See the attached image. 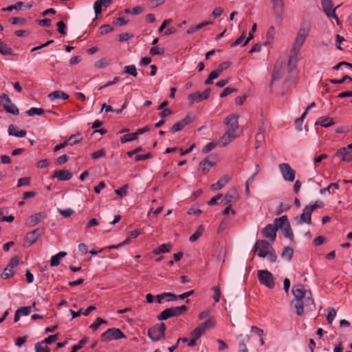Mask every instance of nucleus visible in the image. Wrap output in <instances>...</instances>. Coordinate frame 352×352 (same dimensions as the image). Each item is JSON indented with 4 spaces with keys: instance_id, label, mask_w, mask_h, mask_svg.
Listing matches in <instances>:
<instances>
[{
    "instance_id": "obj_29",
    "label": "nucleus",
    "mask_w": 352,
    "mask_h": 352,
    "mask_svg": "<svg viewBox=\"0 0 352 352\" xmlns=\"http://www.w3.org/2000/svg\"><path fill=\"white\" fill-rule=\"evenodd\" d=\"M67 255L65 252H60L56 255L52 256L50 260V265L52 267L58 266L60 264L61 258H64Z\"/></svg>"
},
{
    "instance_id": "obj_43",
    "label": "nucleus",
    "mask_w": 352,
    "mask_h": 352,
    "mask_svg": "<svg viewBox=\"0 0 352 352\" xmlns=\"http://www.w3.org/2000/svg\"><path fill=\"white\" fill-rule=\"evenodd\" d=\"M58 212L64 217L68 218L74 213V210L70 208L66 209L57 208Z\"/></svg>"
},
{
    "instance_id": "obj_58",
    "label": "nucleus",
    "mask_w": 352,
    "mask_h": 352,
    "mask_svg": "<svg viewBox=\"0 0 352 352\" xmlns=\"http://www.w3.org/2000/svg\"><path fill=\"white\" fill-rule=\"evenodd\" d=\"M151 157V154L148 153L144 155L137 154L135 156V160L136 162L144 161Z\"/></svg>"
},
{
    "instance_id": "obj_54",
    "label": "nucleus",
    "mask_w": 352,
    "mask_h": 352,
    "mask_svg": "<svg viewBox=\"0 0 352 352\" xmlns=\"http://www.w3.org/2000/svg\"><path fill=\"white\" fill-rule=\"evenodd\" d=\"M237 91L235 88H231V87H226L225 88L223 91L220 94L221 98H224L232 93L236 92Z\"/></svg>"
},
{
    "instance_id": "obj_1",
    "label": "nucleus",
    "mask_w": 352,
    "mask_h": 352,
    "mask_svg": "<svg viewBox=\"0 0 352 352\" xmlns=\"http://www.w3.org/2000/svg\"><path fill=\"white\" fill-rule=\"evenodd\" d=\"M292 292L295 298L294 306L298 316L303 314L305 307L311 311L315 307L311 291L305 289L303 285H294Z\"/></svg>"
},
{
    "instance_id": "obj_11",
    "label": "nucleus",
    "mask_w": 352,
    "mask_h": 352,
    "mask_svg": "<svg viewBox=\"0 0 352 352\" xmlns=\"http://www.w3.org/2000/svg\"><path fill=\"white\" fill-rule=\"evenodd\" d=\"M280 172L284 180L293 182L295 179V170L287 163H282L278 165Z\"/></svg>"
},
{
    "instance_id": "obj_42",
    "label": "nucleus",
    "mask_w": 352,
    "mask_h": 352,
    "mask_svg": "<svg viewBox=\"0 0 352 352\" xmlns=\"http://www.w3.org/2000/svg\"><path fill=\"white\" fill-rule=\"evenodd\" d=\"M89 340L87 337L83 338L81 340L79 341L78 344L72 347V350L71 352H77V351L80 350Z\"/></svg>"
},
{
    "instance_id": "obj_13",
    "label": "nucleus",
    "mask_w": 352,
    "mask_h": 352,
    "mask_svg": "<svg viewBox=\"0 0 352 352\" xmlns=\"http://www.w3.org/2000/svg\"><path fill=\"white\" fill-rule=\"evenodd\" d=\"M277 226L276 223L267 225L262 230L261 233L263 237L267 239L270 241L274 242L276 237Z\"/></svg>"
},
{
    "instance_id": "obj_44",
    "label": "nucleus",
    "mask_w": 352,
    "mask_h": 352,
    "mask_svg": "<svg viewBox=\"0 0 352 352\" xmlns=\"http://www.w3.org/2000/svg\"><path fill=\"white\" fill-rule=\"evenodd\" d=\"M24 3L22 1H18L15 5L10 6L6 8H3V11H12V10H23Z\"/></svg>"
},
{
    "instance_id": "obj_48",
    "label": "nucleus",
    "mask_w": 352,
    "mask_h": 352,
    "mask_svg": "<svg viewBox=\"0 0 352 352\" xmlns=\"http://www.w3.org/2000/svg\"><path fill=\"white\" fill-rule=\"evenodd\" d=\"M129 186L128 185H125L121 188L116 190V195L120 197H123L127 196V189Z\"/></svg>"
},
{
    "instance_id": "obj_32",
    "label": "nucleus",
    "mask_w": 352,
    "mask_h": 352,
    "mask_svg": "<svg viewBox=\"0 0 352 352\" xmlns=\"http://www.w3.org/2000/svg\"><path fill=\"white\" fill-rule=\"evenodd\" d=\"M293 249L289 247H285L281 254V258L287 261H289L293 256Z\"/></svg>"
},
{
    "instance_id": "obj_62",
    "label": "nucleus",
    "mask_w": 352,
    "mask_h": 352,
    "mask_svg": "<svg viewBox=\"0 0 352 352\" xmlns=\"http://www.w3.org/2000/svg\"><path fill=\"white\" fill-rule=\"evenodd\" d=\"M30 179L29 177H22L18 180L17 186L21 187L24 186H28L30 184Z\"/></svg>"
},
{
    "instance_id": "obj_55",
    "label": "nucleus",
    "mask_w": 352,
    "mask_h": 352,
    "mask_svg": "<svg viewBox=\"0 0 352 352\" xmlns=\"http://www.w3.org/2000/svg\"><path fill=\"white\" fill-rule=\"evenodd\" d=\"M81 139L77 138L76 135H71L69 139L66 141L67 145L73 146L78 143Z\"/></svg>"
},
{
    "instance_id": "obj_18",
    "label": "nucleus",
    "mask_w": 352,
    "mask_h": 352,
    "mask_svg": "<svg viewBox=\"0 0 352 352\" xmlns=\"http://www.w3.org/2000/svg\"><path fill=\"white\" fill-rule=\"evenodd\" d=\"M274 15L278 18H282L284 12V4L283 0H272Z\"/></svg>"
},
{
    "instance_id": "obj_2",
    "label": "nucleus",
    "mask_w": 352,
    "mask_h": 352,
    "mask_svg": "<svg viewBox=\"0 0 352 352\" xmlns=\"http://www.w3.org/2000/svg\"><path fill=\"white\" fill-rule=\"evenodd\" d=\"M254 254H257L259 257H267L271 263H274L277 260V256L270 242L265 240H257L252 248Z\"/></svg>"
},
{
    "instance_id": "obj_10",
    "label": "nucleus",
    "mask_w": 352,
    "mask_h": 352,
    "mask_svg": "<svg viewBox=\"0 0 352 352\" xmlns=\"http://www.w3.org/2000/svg\"><path fill=\"white\" fill-rule=\"evenodd\" d=\"M321 6L323 12L325 13L327 16L329 18H333L336 21V23L340 25V20L335 14L336 10L338 6L333 8L332 0H321Z\"/></svg>"
},
{
    "instance_id": "obj_28",
    "label": "nucleus",
    "mask_w": 352,
    "mask_h": 352,
    "mask_svg": "<svg viewBox=\"0 0 352 352\" xmlns=\"http://www.w3.org/2000/svg\"><path fill=\"white\" fill-rule=\"evenodd\" d=\"M339 188L338 183H331L327 187L320 189V194L322 196L327 195V192L329 195L333 193L336 190Z\"/></svg>"
},
{
    "instance_id": "obj_49",
    "label": "nucleus",
    "mask_w": 352,
    "mask_h": 352,
    "mask_svg": "<svg viewBox=\"0 0 352 352\" xmlns=\"http://www.w3.org/2000/svg\"><path fill=\"white\" fill-rule=\"evenodd\" d=\"M107 323V321L102 318H98L95 322L90 326L93 330H96L102 324Z\"/></svg>"
},
{
    "instance_id": "obj_5",
    "label": "nucleus",
    "mask_w": 352,
    "mask_h": 352,
    "mask_svg": "<svg viewBox=\"0 0 352 352\" xmlns=\"http://www.w3.org/2000/svg\"><path fill=\"white\" fill-rule=\"evenodd\" d=\"M310 32V28L307 25H302L297 33L293 47L294 52H299L301 47L305 43V41L309 33Z\"/></svg>"
},
{
    "instance_id": "obj_33",
    "label": "nucleus",
    "mask_w": 352,
    "mask_h": 352,
    "mask_svg": "<svg viewBox=\"0 0 352 352\" xmlns=\"http://www.w3.org/2000/svg\"><path fill=\"white\" fill-rule=\"evenodd\" d=\"M0 54L4 56L13 55L14 52L12 48L8 47L6 43L0 42Z\"/></svg>"
},
{
    "instance_id": "obj_47",
    "label": "nucleus",
    "mask_w": 352,
    "mask_h": 352,
    "mask_svg": "<svg viewBox=\"0 0 352 352\" xmlns=\"http://www.w3.org/2000/svg\"><path fill=\"white\" fill-rule=\"evenodd\" d=\"M305 118V113H302L300 118H297L295 120V125L296 130L301 131L302 130V125Z\"/></svg>"
},
{
    "instance_id": "obj_35",
    "label": "nucleus",
    "mask_w": 352,
    "mask_h": 352,
    "mask_svg": "<svg viewBox=\"0 0 352 352\" xmlns=\"http://www.w3.org/2000/svg\"><path fill=\"white\" fill-rule=\"evenodd\" d=\"M250 336L246 335L243 339L240 341L239 344V352H248L245 344L250 341Z\"/></svg>"
},
{
    "instance_id": "obj_57",
    "label": "nucleus",
    "mask_w": 352,
    "mask_h": 352,
    "mask_svg": "<svg viewBox=\"0 0 352 352\" xmlns=\"http://www.w3.org/2000/svg\"><path fill=\"white\" fill-rule=\"evenodd\" d=\"M232 65V62L226 61L219 65L217 70L219 71L220 74L223 72L225 69H228Z\"/></svg>"
},
{
    "instance_id": "obj_51",
    "label": "nucleus",
    "mask_w": 352,
    "mask_h": 352,
    "mask_svg": "<svg viewBox=\"0 0 352 352\" xmlns=\"http://www.w3.org/2000/svg\"><path fill=\"white\" fill-rule=\"evenodd\" d=\"M184 126H186L182 122V121L180 120L179 122L173 124V126L171 128V130L173 133H176V132L182 131L184 128Z\"/></svg>"
},
{
    "instance_id": "obj_61",
    "label": "nucleus",
    "mask_w": 352,
    "mask_h": 352,
    "mask_svg": "<svg viewBox=\"0 0 352 352\" xmlns=\"http://www.w3.org/2000/svg\"><path fill=\"white\" fill-rule=\"evenodd\" d=\"M19 262V261L18 257H13L10 259L6 267H9L10 270H12L14 267L18 265Z\"/></svg>"
},
{
    "instance_id": "obj_63",
    "label": "nucleus",
    "mask_w": 352,
    "mask_h": 352,
    "mask_svg": "<svg viewBox=\"0 0 352 352\" xmlns=\"http://www.w3.org/2000/svg\"><path fill=\"white\" fill-rule=\"evenodd\" d=\"M275 34V29L273 26L269 28L267 32V42L270 43L274 39V36Z\"/></svg>"
},
{
    "instance_id": "obj_38",
    "label": "nucleus",
    "mask_w": 352,
    "mask_h": 352,
    "mask_svg": "<svg viewBox=\"0 0 352 352\" xmlns=\"http://www.w3.org/2000/svg\"><path fill=\"white\" fill-rule=\"evenodd\" d=\"M137 138H138V136L135 134V133H128V134H125L121 137L120 142H121V143L124 144V143H126L128 142H131L132 140H135Z\"/></svg>"
},
{
    "instance_id": "obj_34",
    "label": "nucleus",
    "mask_w": 352,
    "mask_h": 352,
    "mask_svg": "<svg viewBox=\"0 0 352 352\" xmlns=\"http://www.w3.org/2000/svg\"><path fill=\"white\" fill-rule=\"evenodd\" d=\"M204 232V226L202 225L199 226L196 232L190 236L189 241L191 243L196 241L203 234Z\"/></svg>"
},
{
    "instance_id": "obj_23",
    "label": "nucleus",
    "mask_w": 352,
    "mask_h": 352,
    "mask_svg": "<svg viewBox=\"0 0 352 352\" xmlns=\"http://www.w3.org/2000/svg\"><path fill=\"white\" fill-rule=\"evenodd\" d=\"M52 177L59 181H68L72 177V173L67 170H55Z\"/></svg>"
},
{
    "instance_id": "obj_31",
    "label": "nucleus",
    "mask_w": 352,
    "mask_h": 352,
    "mask_svg": "<svg viewBox=\"0 0 352 352\" xmlns=\"http://www.w3.org/2000/svg\"><path fill=\"white\" fill-rule=\"evenodd\" d=\"M213 23L212 21H204L197 25L191 26L187 30V34H191L195 32L196 31L203 28L204 27L208 25H212Z\"/></svg>"
},
{
    "instance_id": "obj_27",
    "label": "nucleus",
    "mask_w": 352,
    "mask_h": 352,
    "mask_svg": "<svg viewBox=\"0 0 352 352\" xmlns=\"http://www.w3.org/2000/svg\"><path fill=\"white\" fill-rule=\"evenodd\" d=\"M316 125L320 124L321 126L327 128L334 124L333 119L328 117L319 118L316 123Z\"/></svg>"
},
{
    "instance_id": "obj_22",
    "label": "nucleus",
    "mask_w": 352,
    "mask_h": 352,
    "mask_svg": "<svg viewBox=\"0 0 352 352\" xmlns=\"http://www.w3.org/2000/svg\"><path fill=\"white\" fill-rule=\"evenodd\" d=\"M238 116L231 115L226 118L225 124L229 127L230 130H233L235 132L236 129L239 127Z\"/></svg>"
},
{
    "instance_id": "obj_15",
    "label": "nucleus",
    "mask_w": 352,
    "mask_h": 352,
    "mask_svg": "<svg viewBox=\"0 0 352 352\" xmlns=\"http://www.w3.org/2000/svg\"><path fill=\"white\" fill-rule=\"evenodd\" d=\"M210 89H206L202 93L195 92L188 96V100L191 103L199 102L208 98Z\"/></svg>"
},
{
    "instance_id": "obj_64",
    "label": "nucleus",
    "mask_w": 352,
    "mask_h": 352,
    "mask_svg": "<svg viewBox=\"0 0 352 352\" xmlns=\"http://www.w3.org/2000/svg\"><path fill=\"white\" fill-rule=\"evenodd\" d=\"M58 340V334L52 335L46 338L43 340V343L45 344H50Z\"/></svg>"
},
{
    "instance_id": "obj_46",
    "label": "nucleus",
    "mask_w": 352,
    "mask_h": 352,
    "mask_svg": "<svg viewBox=\"0 0 352 352\" xmlns=\"http://www.w3.org/2000/svg\"><path fill=\"white\" fill-rule=\"evenodd\" d=\"M217 145V142H210L208 143L202 149V152L204 153H208L214 149Z\"/></svg>"
},
{
    "instance_id": "obj_4",
    "label": "nucleus",
    "mask_w": 352,
    "mask_h": 352,
    "mask_svg": "<svg viewBox=\"0 0 352 352\" xmlns=\"http://www.w3.org/2000/svg\"><path fill=\"white\" fill-rule=\"evenodd\" d=\"M187 309L188 308L185 305L180 307H171L162 311L160 314L157 316V319L159 320H165L171 317H177L186 312Z\"/></svg>"
},
{
    "instance_id": "obj_17",
    "label": "nucleus",
    "mask_w": 352,
    "mask_h": 352,
    "mask_svg": "<svg viewBox=\"0 0 352 352\" xmlns=\"http://www.w3.org/2000/svg\"><path fill=\"white\" fill-rule=\"evenodd\" d=\"M236 138L235 132L233 130L228 129L219 139V143L221 146H227L230 142L233 141Z\"/></svg>"
},
{
    "instance_id": "obj_41",
    "label": "nucleus",
    "mask_w": 352,
    "mask_h": 352,
    "mask_svg": "<svg viewBox=\"0 0 352 352\" xmlns=\"http://www.w3.org/2000/svg\"><path fill=\"white\" fill-rule=\"evenodd\" d=\"M43 341L35 344L36 352H50V349L46 345L43 346Z\"/></svg>"
},
{
    "instance_id": "obj_40",
    "label": "nucleus",
    "mask_w": 352,
    "mask_h": 352,
    "mask_svg": "<svg viewBox=\"0 0 352 352\" xmlns=\"http://www.w3.org/2000/svg\"><path fill=\"white\" fill-rule=\"evenodd\" d=\"M165 53V49L163 47H153L149 50L151 56L163 55Z\"/></svg>"
},
{
    "instance_id": "obj_9",
    "label": "nucleus",
    "mask_w": 352,
    "mask_h": 352,
    "mask_svg": "<svg viewBox=\"0 0 352 352\" xmlns=\"http://www.w3.org/2000/svg\"><path fill=\"white\" fill-rule=\"evenodd\" d=\"M126 338L123 332L117 328H111L104 332L101 336V340L108 342Z\"/></svg>"
},
{
    "instance_id": "obj_24",
    "label": "nucleus",
    "mask_w": 352,
    "mask_h": 352,
    "mask_svg": "<svg viewBox=\"0 0 352 352\" xmlns=\"http://www.w3.org/2000/svg\"><path fill=\"white\" fill-rule=\"evenodd\" d=\"M8 133L9 135L15 136L17 138H24L27 134L25 130H17L16 126H14V124L9 125L8 129Z\"/></svg>"
},
{
    "instance_id": "obj_7",
    "label": "nucleus",
    "mask_w": 352,
    "mask_h": 352,
    "mask_svg": "<svg viewBox=\"0 0 352 352\" xmlns=\"http://www.w3.org/2000/svg\"><path fill=\"white\" fill-rule=\"evenodd\" d=\"M258 278L261 284L265 287L272 289L275 286L274 278L272 274L267 270H258Z\"/></svg>"
},
{
    "instance_id": "obj_26",
    "label": "nucleus",
    "mask_w": 352,
    "mask_h": 352,
    "mask_svg": "<svg viewBox=\"0 0 352 352\" xmlns=\"http://www.w3.org/2000/svg\"><path fill=\"white\" fill-rule=\"evenodd\" d=\"M230 177L228 175H225L220 178L217 182L211 185L210 188L212 190H217L221 189L228 182Z\"/></svg>"
},
{
    "instance_id": "obj_14",
    "label": "nucleus",
    "mask_w": 352,
    "mask_h": 352,
    "mask_svg": "<svg viewBox=\"0 0 352 352\" xmlns=\"http://www.w3.org/2000/svg\"><path fill=\"white\" fill-rule=\"evenodd\" d=\"M44 234V229L41 228H36L30 232H28L25 239V243H28V245H31L35 243L38 239Z\"/></svg>"
},
{
    "instance_id": "obj_60",
    "label": "nucleus",
    "mask_w": 352,
    "mask_h": 352,
    "mask_svg": "<svg viewBox=\"0 0 352 352\" xmlns=\"http://www.w3.org/2000/svg\"><path fill=\"white\" fill-rule=\"evenodd\" d=\"M290 205L286 203H281L277 210L276 214H280L282 212L289 209Z\"/></svg>"
},
{
    "instance_id": "obj_53",
    "label": "nucleus",
    "mask_w": 352,
    "mask_h": 352,
    "mask_svg": "<svg viewBox=\"0 0 352 352\" xmlns=\"http://www.w3.org/2000/svg\"><path fill=\"white\" fill-rule=\"evenodd\" d=\"M336 316V311L335 310V309H333V308L330 309L329 311L328 315L327 316V322L329 324H331L332 322L333 321Z\"/></svg>"
},
{
    "instance_id": "obj_36",
    "label": "nucleus",
    "mask_w": 352,
    "mask_h": 352,
    "mask_svg": "<svg viewBox=\"0 0 352 352\" xmlns=\"http://www.w3.org/2000/svg\"><path fill=\"white\" fill-rule=\"evenodd\" d=\"M45 112V110L42 108L32 107L26 111V114L28 116H32L34 115L42 116Z\"/></svg>"
},
{
    "instance_id": "obj_8",
    "label": "nucleus",
    "mask_w": 352,
    "mask_h": 352,
    "mask_svg": "<svg viewBox=\"0 0 352 352\" xmlns=\"http://www.w3.org/2000/svg\"><path fill=\"white\" fill-rule=\"evenodd\" d=\"M0 105L9 113L12 115H18L19 113L17 107L12 102L9 96L6 94H2L0 96Z\"/></svg>"
},
{
    "instance_id": "obj_30",
    "label": "nucleus",
    "mask_w": 352,
    "mask_h": 352,
    "mask_svg": "<svg viewBox=\"0 0 352 352\" xmlns=\"http://www.w3.org/2000/svg\"><path fill=\"white\" fill-rule=\"evenodd\" d=\"M171 245L170 243H164L153 250V253L155 255L169 252L170 250Z\"/></svg>"
},
{
    "instance_id": "obj_25",
    "label": "nucleus",
    "mask_w": 352,
    "mask_h": 352,
    "mask_svg": "<svg viewBox=\"0 0 352 352\" xmlns=\"http://www.w3.org/2000/svg\"><path fill=\"white\" fill-rule=\"evenodd\" d=\"M299 52H294V48L292 49L291 53L289 58L288 61V67H289V72H292L293 69L296 67L298 58H297V54Z\"/></svg>"
},
{
    "instance_id": "obj_52",
    "label": "nucleus",
    "mask_w": 352,
    "mask_h": 352,
    "mask_svg": "<svg viewBox=\"0 0 352 352\" xmlns=\"http://www.w3.org/2000/svg\"><path fill=\"white\" fill-rule=\"evenodd\" d=\"M102 3H100V0H97L94 5V9L96 14V16H98L102 13Z\"/></svg>"
},
{
    "instance_id": "obj_16",
    "label": "nucleus",
    "mask_w": 352,
    "mask_h": 352,
    "mask_svg": "<svg viewBox=\"0 0 352 352\" xmlns=\"http://www.w3.org/2000/svg\"><path fill=\"white\" fill-rule=\"evenodd\" d=\"M214 157L210 155L199 163V169L203 173H206L214 166Z\"/></svg>"
},
{
    "instance_id": "obj_3",
    "label": "nucleus",
    "mask_w": 352,
    "mask_h": 352,
    "mask_svg": "<svg viewBox=\"0 0 352 352\" xmlns=\"http://www.w3.org/2000/svg\"><path fill=\"white\" fill-rule=\"evenodd\" d=\"M166 325L163 323H157L148 330V336L153 342H158L165 338Z\"/></svg>"
},
{
    "instance_id": "obj_20",
    "label": "nucleus",
    "mask_w": 352,
    "mask_h": 352,
    "mask_svg": "<svg viewBox=\"0 0 352 352\" xmlns=\"http://www.w3.org/2000/svg\"><path fill=\"white\" fill-rule=\"evenodd\" d=\"M48 98L51 102H58L59 100H65L69 98V95L62 91H54L48 95Z\"/></svg>"
},
{
    "instance_id": "obj_12",
    "label": "nucleus",
    "mask_w": 352,
    "mask_h": 352,
    "mask_svg": "<svg viewBox=\"0 0 352 352\" xmlns=\"http://www.w3.org/2000/svg\"><path fill=\"white\" fill-rule=\"evenodd\" d=\"M318 206H319L318 205V202L314 205L307 206L303 209L302 213L300 214L299 219L297 220L298 223H306L307 224H310L311 223V216L312 211Z\"/></svg>"
},
{
    "instance_id": "obj_56",
    "label": "nucleus",
    "mask_w": 352,
    "mask_h": 352,
    "mask_svg": "<svg viewBox=\"0 0 352 352\" xmlns=\"http://www.w3.org/2000/svg\"><path fill=\"white\" fill-rule=\"evenodd\" d=\"M17 310L21 316H28L32 312V307H22Z\"/></svg>"
},
{
    "instance_id": "obj_50",
    "label": "nucleus",
    "mask_w": 352,
    "mask_h": 352,
    "mask_svg": "<svg viewBox=\"0 0 352 352\" xmlns=\"http://www.w3.org/2000/svg\"><path fill=\"white\" fill-rule=\"evenodd\" d=\"M256 24L254 23L252 27V29L250 30V32H249V35H248V37L247 38L246 41L244 42V43L243 44L242 46H245L254 37V35L253 34L256 32Z\"/></svg>"
},
{
    "instance_id": "obj_37",
    "label": "nucleus",
    "mask_w": 352,
    "mask_h": 352,
    "mask_svg": "<svg viewBox=\"0 0 352 352\" xmlns=\"http://www.w3.org/2000/svg\"><path fill=\"white\" fill-rule=\"evenodd\" d=\"M205 331L199 325L191 333V337L194 340H198L204 333Z\"/></svg>"
},
{
    "instance_id": "obj_6",
    "label": "nucleus",
    "mask_w": 352,
    "mask_h": 352,
    "mask_svg": "<svg viewBox=\"0 0 352 352\" xmlns=\"http://www.w3.org/2000/svg\"><path fill=\"white\" fill-rule=\"evenodd\" d=\"M274 223L277 226V229L280 228L282 230L285 237L291 240L293 239V232L287 216L284 215L280 218L276 219Z\"/></svg>"
},
{
    "instance_id": "obj_39",
    "label": "nucleus",
    "mask_w": 352,
    "mask_h": 352,
    "mask_svg": "<svg viewBox=\"0 0 352 352\" xmlns=\"http://www.w3.org/2000/svg\"><path fill=\"white\" fill-rule=\"evenodd\" d=\"M124 72L130 74L133 77H136L138 76L137 69L134 65L125 66L124 67Z\"/></svg>"
},
{
    "instance_id": "obj_19",
    "label": "nucleus",
    "mask_w": 352,
    "mask_h": 352,
    "mask_svg": "<svg viewBox=\"0 0 352 352\" xmlns=\"http://www.w3.org/2000/svg\"><path fill=\"white\" fill-rule=\"evenodd\" d=\"M47 217L45 212H38L31 215L28 220L27 225L28 227H34L37 225L42 219Z\"/></svg>"
},
{
    "instance_id": "obj_45",
    "label": "nucleus",
    "mask_w": 352,
    "mask_h": 352,
    "mask_svg": "<svg viewBox=\"0 0 352 352\" xmlns=\"http://www.w3.org/2000/svg\"><path fill=\"white\" fill-rule=\"evenodd\" d=\"M14 275V272L9 267H6L2 274H0V277L2 279H8Z\"/></svg>"
},
{
    "instance_id": "obj_21",
    "label": "nucleus",
    "mask_w": 352,
    "mask_h": 352,
    "mask_svg": "<svg viewBox=\"0 0 352 352\" xmlns=\"http://www.w3.org/2000/svg\"><path fill=\"white\" fill-rule=\"evenodd\" d=\"M336 155L340 157L342 162H351L352 161V151L348 150L343 147L337 151Z\"/></svg>"
},
{
    "instance_id": "obj_59",
    "label": "nucleus",
    "mask_w": 352,
    "mask_h": 352,
    "mask_svg": "<svg viewBox=\"0 0 352 352\" xmlns=\"http://www.w3.org/2000/svg\"><path fill=\"white\" fill-rule=\"evenodd\" d=\"M132 37H133V35L129 33H127V32L122 33V34H119V36H118V41L120 42H124V41H126L129 40Z\"/></svg>"
}]
</instances>
